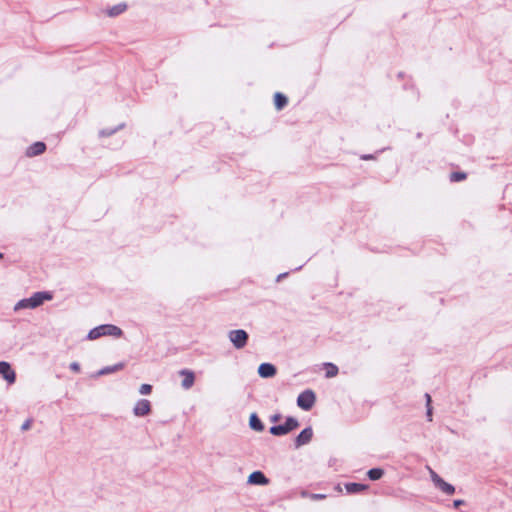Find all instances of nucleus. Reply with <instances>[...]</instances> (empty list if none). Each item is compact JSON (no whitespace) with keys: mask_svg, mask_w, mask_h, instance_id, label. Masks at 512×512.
Wrapping results in <instances>:
<instances>
[{"mask_svg":"<svg viewBox=\"0 0 512 512\" xmlns=\"http://www.w3.org/2000/svg\"><path fill=\"white\" fill-rule=\"evenodd\" d=\"M53 299V294L50 291L35 292L31 297L19 300L15 306L14 311L21 309H35L41 306L45 301Z\"/></svg>","mask_w":512,"mask_h":512,"instance_id":"1","label":"nucleus"},{"mask_svg":"<svg viewBox=\"0 0 512 512\" xmlns=\"http://www.w3.org/2000/svg\"><path fill=\"white\" fill-rule=\"evenodd\" d=\"M123 331L113 324H102L91 329L87 335L89 340H96L102 336L121 337Z\"/></svg>","mask_w":512,"mask_h":512,"instance_id":"2","label":"nucleus"},{"mask_svg":"<svg viewBox=\"0 0 512 512\" xmlns=\"http://www.w3.org/2000/svg\"><path fill=\"white\" fill-rule=\"evenodd\" d=\"M298 427L299 421L292 416H288L283 424L270 427L269 432L273 436H283L287 435Z\"/></svg>","mask_w":512,"mask_h":512,"instance_id":"3","label":"nucleus"},{"mask_svg":"<svg viewBox=\"0 0 512 512\" xmlns=\"http://www.w3.org/2000/svg\"><path fill=\"white\" fill-rule=\"evenodd\" d=\"M228 337L236 349L244 348L249 339L248 333L243 329L231 330L228 333Z\"/></svg>","mask_w":512,"mask_h":512,"instance_id":"4","label":"nucleus"},{"mask_svg":"<svg viewBox=\"0 0 512 512\" xmlns=\"http://www.w3.org/2000/svg\"><path fill=\"white\" fill-rule=\"evenodd\" d=\"M315 401L316 395L311 389L301 392L297 397V405L305 411H309L315 404Z\"/></svg>","mask_w":512,"mask_h":512,"instance_id":"5","label":"nucleus"},{"mask_svg":"<svg viewBox=\"0 0 512 512\" xmlns=\"http://www.w3.org/2000/svg\"><path fill=\"white\" fill-rule=\"evenodd\" d=\"M313 438V429L312 427L304 428L295 438L294 446L296 449L301 446L307 445Z\"/></svg>","mask_w":512,"mask_h":512,"instance_id":"6","label":"nucleus"},{"mask_svg":"<svg viewBox=\"0 0 512 512\" xmlns=\"http://www.w3.org/2000/svg\"><path fill=\"white\" fill-rule=\"evenodd\" d=\"M0 375L8 384H13L16 381V373L12 369L10 363L6 361H0Z\"/></svg>","mask_w":512,"mask_h":512,"instance_id":"7","label":"nucleus"},{"mask_svg":"<svg viewBox=\"0 0 512 512\" xmlns=\"http://www.w3.org/2000/svg\"><path fill=\"white\" fill-rule=\"evenodd\" d=\"M151 403L147 399H140L136 402L133 413L135 416L143 417L150 413Z\"/></svg>","mask_w":512,"mask_h":512,"instance_id":"8","label":"nucleus"},{"mask_svg":"<svg viewBox=\"0 0 512 512\" xmlns=\"http://www.w3.org/2000/svg\"><path fill=\"white\" fill-rule=\"evenodd\" d=\"M277 373V369L275 365L271 363H262L258 367V374L262 378H271L275 376Z\"/></svg>","mask_w":512,"mask_h":512,"instance_id":"9","label":"nucleus"},{"mask_svg":"<svg viewBox=\"0 0 512 512\" xmlns=\"http://www.w3.org/2000/svg\"><path fill=\"white\" fill-rule=\"evenodd\" d=\"M179 374L184 377L181 383L182 388L185 390L190 389L195 381L194 372L188 369H182L179 371Z\"/></svg>","mask_w":512,"mask_h":512,"instance_id":"10","label":"nucleus"},{"mask_svg":"<svg viewBox=\"0 0 512 512\" xmlns=\"http://www.w3.org/2000/svg\"><path fill=\"white\" fill-rule=\"evenodd\" d=\"M248 483L251 485H267L269 479L262 471H254L249 475Z\"/></svg>","mask_w":512,"mask_h":512,"instance_id":"11","label":"nucleus"},{"mask_svg":"<svg viewBox=\"0 0 512 512\" xmlns=\"http://www.w3.org/2000/svg\"><path fill=\"white\" fill-rule=\"evenodd\" d=\"M46 150V144L44 142L38 141L33 143L27 148L26 155L28 157L38 156L44 153Z\"/></svg>","mask_w":512,"mask_h":512,"instance_id":"12","label":"nucleus"},{"mask_svg":"<svg viewBox=\"0 0 512 512\" xmlns=\"http://www.w3.org/2000/svg\"><path fill=\"white\" fill-rule=\"evenodd\" d=\"M249 427L256 431V432H262L265 429V426L261 419L258 417L256 413H252L249 417Z\"/></svg>","mask_w":512,"mask_h":512,"instance_id":"13","label":"nucleus"},{"mask_svg":"<svg viewBox=\"0 0 512 512\" xmlns=\"http://www.w3.org/2000/svg\"><path fill=\"white\" fill-rule=\"evenodd\" d=\"M368 488L367 485L362 483L350 482L345 484V489L349 494H357Z\"/></svg>","mask_w":512,"mask_h":512,"instance_id":"14","label":"nucleus"},{"mask_svg":"<svg viewBox=\"0 0 512 512\" xmlns=\"http://www.w3.org/2000/svg\"><path fill=\"white\" fill-rule=\"evenodd\" d=\"M288 103V98L280 92H276L274 95V105L277 110H282Z\"/></svg>","mask_w":512,"mask_h":512,"instance_id":"15","label":"nucleus"},{"mask_svg":"<svg viewBox=\"0 0 512 512\" xmlns=\"http://www.w3.org/2000/svg\"><path fill=\"white\" fill-rule=\"evenodd\" d=\"M435 487L446 495H453L455 493V487L444 479H442Z\"/></svg>","mask_w":512,"mask_h":512,"instance_id":"16","label":"nucleus"},{"mask_svg":"<svg viewBox=\"0 0 512 512\" xmlns=\"http://www.w3.org/2000/svg\"><path fill=\"white\" fill-rule=\"evenodd\" d=\"M127 9L126 3H118L114 6H112L108 11L107 14L110 17H116L120 14H122Z\"/></svg>","mask_w":512,"mask_h":512,"instance_id":"17","label":"nucleus"},{"mask_svg":"<svg viewBox=\"0 0 512 512\" xmlns=\"http://www.w3.org/2000/svg\"><path fill=\"white\" fill-rule=\"evenodd\" d=\"M123 367H124L123 363H117V364L112 365V366H106V367L100 369L97 372V375L101 376V375L111 374V373H114L116 371H119V370L123 369Z\"/></svg>","mask_w":512,"mask_h":512,"instance_id":"18","label":"nucleus"},{"mask_svg":"<svg viewBox=\"0 0 512 512\" xmlns=\"http://www.w3.org/2000/svg\"><path fill=\"white\" fill-rule=\"evenodd\" d=\"M324 367L326 369L325 376L327 378H333V377L337 376L339 369L335 364H333L331 362H327V363H324Z\"/></svg>","mask_w":512,"mask_h":512,"instance_id":"19","label":"nucleus"},{"mask_svg":"<svg viewBox=\"0 0 512 512\" xmlns=\"http://www.w3.org/2000/svg\"><path fill=\"white\" fill-rule=\"evenodd\" d=\"M383 475H384V470L382 468H372L367 472V476L372 481L381 479Z\"/></svg>","mask_w":512,"mask_h":512,"instance_id":"20","label":"nucleus"},{"mask_svg":"<svg viewBox=\"0 0 512 512\" xmlns=\"http://www.w3.org/2000/svg\"><path fill=\"white\" fill-rule=\"evenodd\" d=\"M125 124L121 123L115 128H106L99 131V137H109L116 133L118 130L124 128Z\"/></svg>","mask_w":512,"mask_h":512,"instance_id":"21","label":"nucleus"},{"mask_svg":"<svg viewBox=\"0 0 512 512\" xmlns=\"http://www.w3.org/2000/svg\"><path fill=\"white\" fill-rule=\"evenodd\" d=\"M449 178L451 182H459L465 180L467 178V174L465 172L455 171L450 174Z\"/></svg>","mask_w":512,"mask_h":512,"instance_id":"22","label":"nucleus"},{"mask_svg":"<svg viewBox=\"0 0 512 512\" xmlns=\"http://www.w3.org/2000/svg\"><path fill=\"white\" fill-rule=\"evenodd\" d=\"M430 471V477L433 482V484L436 486L443 478H441L434 470L429 468Z\"/></svg>","mask_w":512,"mask_h":512,"instance_id":"23","label":"nucleus"},{"mask_svg":"<svg viewBox=\"0 0 512 512\" xmlns=\"http://www.w3.org/2000/svg\"><path fill=\"white\" fill-rule=\"evenodd\" d=\"M152 391V386L150 384H142L139 389V393L142 395L150 394Z\"/></svg>","mask_w":512,"mask_h":512,"instance_id":"24","label":"nucleus"},{"mask_svg":"<svg viewBox=\"0 0 512 512\" xmlns=\"http://www.w3.org/2000/svg\"><path fill=\"white\" fill-rule=\"evenodd\" d=\"M32 422L33 420L32 419H27L21 426V430L22 431H26V430H29L31 425H32Z\"/></svg>","mask_w":512,"mask_h":512,"instance_id":"25","label":"nucleus"},{"mask_svg":"<svg viewBox=\"0 0 512 512\" xmlns=\"http://www.w3.org/2000/svg\"><path fill=\"white\" fill-rule=\"evenodd\" d=\"M70 370L73 372L79 373L80 372V364L78 362H72L69 366Z\"/></svg>","mask_w":512,"mask_h":512,"instance_id":"26","label":"nucleus"},{"mask_svg":"<svg viewBox=\"0 0 512 512\" xmlns=\"http://www.w3.org/2000/svg\"><path fill=\"white\" fill-rule=\"evenodd\" d=\"M464 504H465V501L461 500V499H456V500L453 501V507L455 509L459 508L460 506H462Z\"/></svg>","mask_w":512,"mask_h":512,"instance_id":"27","label":"nucleus"},{"mask_svg":"<svg viewBox=\"0 0 512 512\" xmlns=\"http://www.w3.org/2000/svg\"><path fill=\"white\" fill-rule=\"evenodd\" d=\"M426 416L428 421H432V406L427 407Z\"/></svg>","mask_w":512,"mask_h":512,"instance_id":"28","label":"nucleus"},{"mask_svg":"<svg viewBox=\"0 0 512 512\" xmlns=\"http://www.w3.org/2000/svg\"><path fill=\"white\" fill-rule=\"evenodd\" d=\"M281 419V414H274L270 417L271 422H278Z\"/></svg>","mask_w":512,"mask_h":512,"instance_id":"29","label":"nucleus"},{"mask_svg":"<svg viewBox=\"0 0 512 512\" xmlns=\"http://www.w3.org/2000/svg\"><path fill=\"white\" fill-rule=\"evenodd\" d=\"M425 399H426V407L431 406V401H432V400H431V396H430V394L426 393V394H425Z\"/></svg>","mask_w":512,"mask_h":512,"instance_id":"30","label":"nucleus"},{"mask_svg":"<svg viewBox=\"0 0 512 512\" xmlns=\"http://www.w3.org/2000/svg\"><path fill=\"white\" fill-rule=\"evenodd\" d=\"M326 496L324 494H313V499H324Z\"/></svg>","mask_w":512,"mask_h":512,"instance_id":"31","label":"nucleus"},{"mask_svg":"<svg viewBox=\"0 0 512 512\" xmlns=\"http://www.w3.org/2000/svg\"><path fill=\"white\" fill-rule=\"evenodd\" d=\"M288 275V273H281L277 276V281H280L281 279H283L284 277H286Z\"/></svg>","mask_w":512,"mask_h":512,"instance_id":"32","label":"nucleus"},{"mask_svg":"<svg viewBox=\"0 0 512 512\" xmlns=\"http://www.w3.org/2000/svg\"><path fill=\"white\" fill-rule=\"evenodd\" d=\"M361 158H362L363 160H368V159H372V158H373V156H372V155H363Z\"/></svg>","mask_w":512,"mask_h":512,"instance_id":"33","label":"nucleus"},{"mask_svg":"<svg viewBox=\"0 0 512 512\" xmlns=\"http://www.w3.org/2000/svg\"><path fill=\"white\" fill-rule=\"evenodd\" d=\"M422 134L421 133H417V138H421Z\"/></svg>","mask_w":512,"mask_h":512,"instance_id":"34","label":"nucleus"},{"mask_svg":"<svg viewBox=\"0 0 512 512\" xmlns=\"http://www.w3.org/2000/svg\"><path fill=\"white\" fill-rule=\"evenodd\" d=\"M398 77H403V73H402V72H400V73L398 74Z\"/></svg>","mask_w":512,"mask_h":512,"instance_id":"35","label":"nucleus"},{"mask_svg":"<svg viewBox=\"0 0 512 512\" xmlns=\"http://www.w3.org/2000/svg\"><path fill=\"white\" fill-rule=\"evenodd\" d=\"M4 257L3 253L0 252V259Z\"/></svg>","mask_w":512,"mask_h":512,"instance_id":"36","label":"nucleus"}]
</instances>
